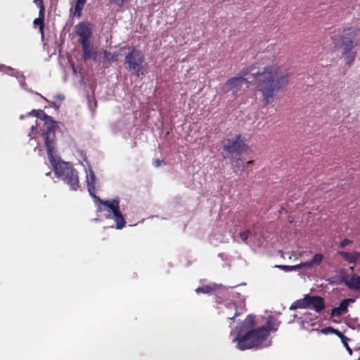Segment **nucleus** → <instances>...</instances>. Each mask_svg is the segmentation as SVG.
<instances>
[{
    "label": "nucleus",
    "mask_w": 360,
    "mask_h": 360,
    "mask_svg": "<svg viewBox=\"0 0 360 360\" xmlns=\"http://www.w3.org/2000/svg\"><path fill=\"white\" fill-rule=\"evenodd\" d=\"M290 77V73L278 65L261 60L243 70L240 77L229 79L225 85L235 94L243 84L252 83L266 106L273 103L277 94L289 84Z\"/></svg>",
    "instance_id": "f257e3e1"
},
{
    "label": "nucleus",
    "mask_w": 360,
    "mask_h": 360,
    "mask_svg": "<svg viewBox=\"0 0 360 360\" xmlns=\"http://www.w3.org/2000/svg\"><path fill=\"white\" fill-rule=\"evenodd\" d=\"M54 126L51 124L48 127L45 136V146L48 158L52 164L56 175L70 186L72 191H77L79 187L78 172L73 167L72 164L68 162H56L54 153H56V134H54Z\"/></svg>",
    "instance_id": "f03ea898"
},
{
    "label": "nucleus",
    "mask_w": 360,
    "mask_h": 360,
    "mask_svg": "<svg viewBox=\"0 0 360 360\" xmlns=\"http://www.w3.org/2000/svg\"><path fill=\"white\" fill-rule=\"evenodd\" d=\"M276 330L277 328H274V323L269 320L266 325L249 330L244 334L238 333L233 339V342H237V347L240 350L262 347L270 334V331Z\"/></svg>",
    "instance_id": "7ed1b4c3"
},
{
    "label": "nucleus",
    "mask_w": 360,
    "mask_h": 360,
    "mask_svg": "<svg viewBox=\"0 0 360 360\" xmlns=\"http://www.w3.org/2000/svg\"><path fill=\"white\" fill-rule=\"evenodd\" d=\"M86 184L88 191L93 198L98 199L100 203L107 207L108 212V219H112L116 222V229H122L126 224V221L120 210L119 199H112L111 200H103L99 199L95 194L96 193V177L94 173L91 171L89 174L86 176Z\"/></svg>",
    "instance_id": "20e7f679"
},
{
    "label": "nucleus",
    "mask_w": 360,
    "mask_h": 360,
    "mask_svg": "<svg viewBox=\"0 0 360 360\" xmlns=\"http://www.w3.org/2000/svg\"><path fill=\"white\" fill-rule=\"evenodd\" d=\"M124 65L129 72L136 77H139L143 75V69L146 66L143 53L135 47L130 48L129 53L125 56Z\"/></svg>",
    "instance_id": "39448f33"
},
{
    "label": "nucleus",
    "mask_w": 360,
    "mask_h": 360,
    "mask_svg": "<svg viewBox=\"0 0 360 360\" xmlns=\"http://www.w3.org/2000/svg\"><path fill=\"white\" fill-rule=\"evenodd\" d=\"M248 149V146L240 134L236 136L235 138L226 139L223 145L224 151L227 153L228 158L233 163L235 162L234 154L236 156H238L237 160H239L242 153L245 152Z\"/></svg>",
    "instance_id": "423d86ee"
},
{
    "label": "nucleus",
    "mask_w": 360,
    "mask_h": 360,
    "mask_svg": "<svg viewBox=\"0 0 360 360\" xmlns=\"http://www.w3.org/2000/svg\"><path fill=\"white\" fill-rule=\"evenodd\" d=\"M360 30H354L350 28L345 30L344 34L340 37V41L337 42L338 44L343 48V55L350 52L357 45L355 40Z\"/></svg>",
    "instance_id": "0eeeda50"
},
{
    "label": "nucleus",
    "mask_w": 360,
    "mask_h": 360,
    "mask_svg": "<svg viewBox=\"0 0 360 360\" xmlns=\"http://www.w3.org/2000/svg\"><path fill=\"white\" fill-rule=\"evenodd\" d=\"M75 30L76 34L79 37L80 44L91 41L92 30L90 27V23L80 22L76 25Z\"/></svg>",
    "instance_id": "6e6552de"
},
{
    "label": "nucleus",
    "mask_w": 360,
    "mask_h": 360,
    "mask_svg": "<svg viewBox=\"0 0 360 360\" xmlns=\"http://www.w3.org/2000/svg\"><path fill=\"white\" fill-rule=\"evenodd\" d=\"M307 309H312L317 313L321 312L326 307L325 302L322 297L307 295Z\"/></svg>",
    "instance_id": "1a4fd4ad"
},
{
    "label": "nucleus",
    "mask_w": 360,
    "mask_h": 360,
    "mask_svg": "<svg viewBox=\"0 0 360 360\" xmlns=\"http://www.w3.org/2000/svg\"><path fill=\"white\" fill-rule=\"evenodd\" d=\"M340 283H344L350 290L360 292V276L356 274H352L349 279L344 275L341 277Z\"/></svg>",
    "instance_id": "9d476101"
},
{
    "label": "nucleus",
    "mask_w": 360,
    "mask_h": 360,
    "mask_svg": "<svg viewBox=\"0 0 360 360\" xmlns=\"http://www.w3.org/2000/svg\"><path fill=\"white\" fill-rule=\"evenodd\" d=\"M354 302L353 299H345L342 300L340 303L339 307H334L331 310V316H340L348 311V305L350 302Z\"/></svg>",
    "instance_id": "9b49d317"
},
{
    "label": "nucleus",
    "mask_w": 360,
    "mask_h": 360,
    "mask_svg": "<svg viewBox=\"0 0 360 360\" xmlns=\"http://www.w3.org/2000/svg\"><path fill=\"white\" fill-rule=\"evenodd\" d=\"M338 254L349 264H355L360 259V252L357 251L352 252L338 251Z\"/></svg>",
    "instance_id": "f8f14e48"
},
{
    "label": "nucleus",
    "mask_w": 360,
    "mask_h": 360,
    "mask_svg": "<svg viewBox=\"0 0 360 360\" xmlns=\"http://www.w3.org/2000/svg\"><path fill=\"white\" fill-rule=\"evenodd\" d=\"M255 316L249 314L243 321L240 326V330L238 333L242 334L243 331H248L249 330L255 329Z\"/></svg>",
    "instance_id": "ddd939ff"
},
{
    "label": "nucleus",
    "mask_w": 360,
    "mask_h": 360,
    "mask_svg": "<svg viewBox=\"0 0 360 360\" xmlns=\"http://www.w3.org/2000/svg\"><path fill=\"white\" fill-rule=\"evenodd\" d=\"M323 259V255L321 253H316L312 259L308 262H302V269H311L314 265H320Z\"/></svg>",
    "instance_id": "4468645a"
},
{
    "label": "nucleus",
    "mask_w": 360,
    "mask_h": 360,
    "mask_svg": "<svg viewBox=\"0 0 360 360\" xmlns=\"http://www.w3.org/2000/svg\"><path fill=\"white\" fill-rule=\"evenodd\" d=\"M32 112L34 114L35 116L44 120L46 121V131H44L42 133V136H44V139H45V136H44V134L46 133L47 130H48V127L49 126H51V124H53L54 126V129H53V131H55V129H56V122H54L53 121H52L51 120V117L49 116L48 115H46L44 111L42 110H39V111H36V110H33Z\"/></svg>",
    "instance_id": "2eb2a0df"
},
{
    "label": "nucleus",
    "mask_w": 360,
    "mask_h": 360,
    "mask_svg": "<svg viewBox=\"0 0 360 360\" xmlns=\"http://www.w3.org/2000/svg\"><path fill=\"white\" fill-rule=\"evenodd\" d=\"M81 45L82 47V57L84 60L86 61L87 60L91 59V57L93 56L92 53L94 50V48L92 47L91 41L81 43Z\"/></svg>",
    "instance_id": "dca6fc26"
},
{
    "label": "nucleus",
    "mask_w": 360,
    "mask_h": 360,
    "mask_svg": "<svg viewBox=\"0 0 360 360\" xmlns=\"http://www.w3.org/2000/svg\"><path fill=\"white\" fill-rule=\"evenodd\" d=\"M226 309L229 311H231L232 313L226 312L227 315V319L233 321L237 316H238L240 314L238 311L237 305L235 302H229L226 305Z\"/></svg>",
    "instance_id": "f3484780"
},
{
    "label": "nucleus",
    "mask_w": 360,
    "mask_h": 360,
    "mask_svg": "<svg viewBox=\"0 0 360 360\" xmlns=\"http://www.w3.org/2000/svg\"><path fill=\"white\" fill-rule=\"evenodd\" d=\"M217 290V287L215 285H203L201 287H198L195 289L196 293H204V294H210L214 290Z\"/></svg>",
    "instance_id": "a211bd4d"
},
{
    "label": "nucleus",
    "mask_w": 360,
    "mask_h": 360,
    "mask_svg": "<svg viewBox=\"0 0 360 360\" xmlns=\"http://www.w3.org/2000/svg\"><path fill=\"white\" fill-rule=\"evenodd\" d=\"M33 25L34 27H39V30L43 39L44 37V20L37 18L33 21Z\"/></svg>",
    "instance_id": "6ab92c4d"
},
{
    "label": "nucleus",
    "mask_w": 360,
    "mask_h": 360,
    "mask_svg": "<svg viewBox=\"0 0 360 360\" xmlns=\"http://www.w3.org/2000/svg\"><path fill=\"white\" fill-rule=\"evenodd\" d=\"M276 267L284 270L285 271H295L302 269L301 263L297 265L288 266V265H276Z\"/></svg>",
    "instance_id": "aec40b11"
},
{
    "label": "nucleus",
    "mask_w": 360,
    "mask_h": 360,
    "mask_svg": "<svg viewBox=\"0 0 360 360\" xmlns=\"http://www.w3.org/2000/svg\"><path fill=\"white\" fill-rule=\"evenodd\" d=\"M298 309H307V295H305L302 299L297 300L295 302Z\"/></svg>",
    "instance_id": "412c9836"
},
{
    "label": "nucleus",
    "mask_w": 360,
    "mask_h": 360,
    "mask_svg": "<svg viewBox=\"0 0 360 360\" xmlns=\"http://www.w3.org/2000/svg\"><path fill=\"white\" fill-rule=\"evenodd\" d=\"M84 4H85L84 3L79 4V2L78 1H77V3L75 6V9H74V15H76L78 18L81 16L82 11L83 9Z\"/></svg>",
    "instance_id": "4be33fe9"
},
{
    "label": "nucleus",
    "mask_w": 360,
    "mask_h": 360,
    "mask_svg": "<svg viewBox=\"0 0 360 360\" xmlns=\"http://www.w3.org/2000/svg\"><path fill=\"white\" fill-rule=\"evenodd\" d=\"M116 55L111 53L110 51L105 50L103 51V58L107 61H114L116 60Z\"/></svg>",
    "instance_id": "5701e85b"
},
{
    "label": "nucleus",
    "mask_w": 360,
    "mask_h": 360,
    "mask_svg": "<svg viewBox=\"0 0 360 360\" xmlns=\"http://www.w3.org/2000/svg\"><path fill=\"white\" fill-rule=\"evenodd\" d=\"M250 233H251V231L250 230H245L243 232H240L239 233V236L244 243H247L248 239Z\"/></svg>",
    "instance_id": "b1692460"
},
{
    "label": "nucleus",
    "mask_w": 360,
    "mask_h": 360,
    "mask_svg": "<svg viewBox=\"0 0 360 360\" xmlns=\"http://www.w3.org/2000/svg\"><path fill=\"white\" fill-rule=\"evenodd\" d=\"M110 4L122 8L129 0H108Z\"/></svg>",
    "instance_id": "393cba45"
},
{
    "label": "nucleus",
    "mask_w": 360,
    "mask_h": 360,
    "mask_svg": "<svg viewBox=\"0 0 360 360\" xmlns=\"http://www.w3.org/2000/svg\"><path fill=\"white\" fill-rule=\"evenodd\" d=\"M37 6L39 8L38 18L44 20V15H45V6H44V4L38 5Z\"/></svg>",
    "instance_id": "a878e982"
},
{
    "label": "nucleus",
    "mask_w": 360,
    "mask_h": 360,
    "mask_svg": "<svg viewBox=\"0 0 360 360\" xmlns=\"http://www.w3.org/2000/svg\"><path fill=\"white\" fill-rule=\"evenodd\" d=\"M351 243H352V240L345 238L339 243L338 246L340 248H344L345 247H346L347 245H348Z\"/></svg>",
    "instance_id": "bb28decb"
},
{
    "label": "nucleus",
    "mask_w": 360,
    "mask_h": 360,
    "mask_svg": "<svg viewBox=\"0 0 360 360\" xmlns=\"http://www.w3.org/2000/svg\"><path fill=\"white\" fill-rule=\"evenodd\" d=\"M354 58H355V54L354 53L348 55L346 57V63H347V64L350 65L354 61Z\"/></svg>",
    "instance_id": "cd10ccee"
},
{
    "label": "nucleus",
    "mask_w": 360,
    "mask_h": 360,
    "mask_svg": "<svg viewBox=\"0 0 360 360\" xmlns=\"http://www.w3.org/2000/svg\"><path fill=\"white\" fill-rule=\"evenodd\" d=\"M322 333L324 334H328V333H333V332H335V328L333 327H326L321 330Z\"/></svg>",
    "instance_id": "c85d7f7f"
},
{
    "label": "nucleus",
    "mask_w": 360,
    "mask_h": 360,
    "mask_svg": "<svg viewBox=\"0 0 360 360\" xmlns=\"http://www.w3.org/2000/svg\"><path fill=\"white\" fill-rule=\"evenodd\" d=\"M162 164L166 165V162L163 160H159V159L154 160L153 162V165L155 167H158Z\"/></svg>",
    "instance_id": "c756f323"
},
{
    "label": "nucleus",
    "mask_w": 360,
    "mask_h": 360,
    "mask_svg": "<svg viewBox=\"0 0 360 360\" xmlns=\"http://www.w3.org/2000/svg\"><path fill=\"white\" fill-rule=\"evenodd\" d=\"M333 334L337 335L338 337L343 338L344 335L342 334V333L338 330V329H335V332H333Z\"/></svg>",
    "instance_id": "7c9ffc66"
},
{
    "label": "nucleus",
    "mask_w": 360,
    "mask_h": 360,
    "mask_svg": "<svg viewBox=\"0 0 360 360\" xmlns=\"http://www.w3.org/2000/svg\"><path fill=\"white\" fill-rule=\"evenodd\" d=\"M33 2L36 6L44 4V0H34Z\"/></svg>",
    "instance_id": "2f4dec72"
},
{
    "label": "nucleus",
    "mask_w": 360,
    "mask_h": 360,
    "mask_svg": "<svg viewBox=\"0 0 360 360\" xmlns=\"http://www.w3.org/2000/svg\"><path fill=\"white\" fill-rule=\"evenodd\" d=\"M93 56L91 57V59L94 60H96V58H97V51L94 50L93 53Z\"/></svg>",
    "instance_id": "473e14b6"
},
{
    "label": "nucleus",
    "mask_w": 360,
    "mask_h": 360,
    "mask_svg": "<svg viewBox=\"0 0 360 360\" xmlns=\"http://www.w3.org/2000/svg\"><path fill=\"white\" fill-rule=\"evenodd\" d=\"M254 164V160H249L247 162L246 165L245 166V168H248V167H250V165H252Z\"/></svg>",
    "instance_id": "72a5a7b5"
},
{
    "label": "nucleus",
    "mask_w": 360,
    "mask_h": 360,
    "mask_svg": "<svg viewBox=\"0 0 360 360\" xmlns=\"http://www.w3.org/2000/svg\"><path fill=\"white\" fill-rule=\"evenodd\" d=\"M298 309V308H297V304H296V303H295V302H294V303H292V304H291V306L290 307V310H295V309Z\"/></svg>",
    "instance_id": "f704fd0d"
},
{
    "label": "nucleus",
    "mask_w": 360,
    "mask_h": 360,
    "mask_svg": "<svg viewBox=\"0 0 360 360\" xmlns=\"http://www.w3.org/2000/svg\"><path fill=\"white\" fill-rule=\"evenodd\" d=\"M345 345L347 349V351L349 352V354H352V350L351 349V348L349 347V345L347 344V343H345Z\"/></svg>",
    "instance_id": "c9c22d12"
},
{
    "label": "nucleus",
    "mask_w": 360,
    "mask_h": 360,
    "mask_svg": "<svg viewBox=\"0 0 360 360\" xmlns=\"http://www.w3.org/2000/svg\"><path fill=\"white\" fill-rule=\"evenodd\" d=\"M233 166H234V167H238V168H239V167H240V165H238V161H236V163H235V164H233Z\"/></svg>",
    "instance_id": "e433bc0d"
},
{
    "label": "nucleus",
    "mask_w": 360,
    "mask_h": 360,
    "mask_svg": "<svg viewBox=\"0 0 360 360\" xmlns=\"http://www.w3.org/2000/svg\"><path fill=\"white\" fill-rule=\"evenodd\" d=\"M34 128H36V126L32 125V126L31 127V129H32V131L34 130Z\"/></svg>",
    "instance_id": "4c0bfd02"
},
{
    "label": "nucleus",
    "mask_w": 360,
    "mask_h": 360,
    "mask_svg": "<svg viewBox=\"0 0 360 360\" xmlns=\"http://www.w3.org/2000/svg\"><path fill=\"white\" fill-rule=\"evenodd\" d=\"M350 269H351L352 271H354V267H350Z\"/></svg>",
    "instance_id": "58836bf2"
},
{
    "label": "nucleus",
    "mask_w": 360,
    "mask_h": 360,
    "mask_svg": "<svg viewBox=\"0 0 360 360\" xmlns=\"http://www.w3.org/2000/svg\"><path fill=\"white\" fill-rule=\"evenodd\" d=\"M358 360H360V357L358 359Z\"/></svg>",
    "instance_id": "ea45409f"
}]
</instances>
